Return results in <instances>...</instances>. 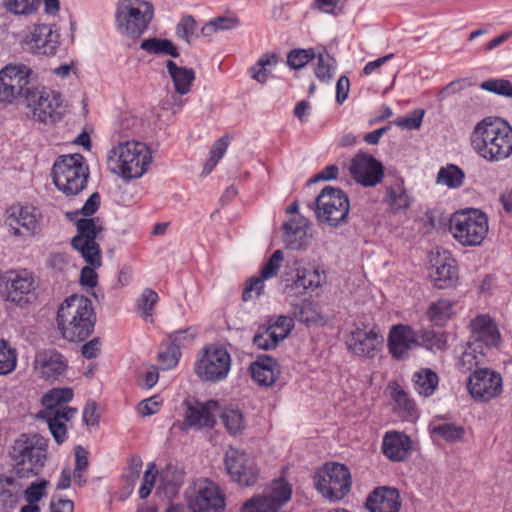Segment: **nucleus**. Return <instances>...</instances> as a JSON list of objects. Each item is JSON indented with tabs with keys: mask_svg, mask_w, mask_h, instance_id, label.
Returning a JSON list of instances; mask_svg holds the SVG:
<instances>
[{
	"mask_svg": "<svg viewBox=\"0 0 512 512\" xmlns=\"http://www.w3.org/2000/svg\"><path fill=\"white\" fill-rule=\"evenodd\" d=\"M314 482L323 497L330 501H339L350 492L352 477L346 465L331 462L318 470Z\"/></svg>",
	"mask_w": 512,
	"mask_h": 512,
	"instance_id": "obj_12",
	"label": "nucleus"
},
{
	"mask_svg": "<svg viewBox=\"0 0 512 512\" xmlns=\"http://www.w3.org/2000/svg\"><path fill=\"white\" fill-rule=\"evenodd\" d=\"M315 75L320 81H330L335 71V59L326 51L316 53Z\"/></svg>",
	"mask_w": 512,
	"mask_h": 512,
	"instance_id": "obj_47",
	"label": "nucleus"
},
{
	"mask_svg": "<svg viewBox=\"0 0 512 512\" xmlns=\"http://www.w3.org/2000/svg\"><path fill=\"white\" fill-rule=\"evenodd\" d=\"M418 344L417 333L408 325H394L388 335V350L394 359L402 360Z\"/></svg>",
	"mask_w": 512,
	"mask_h": 512,
	"instance_id": "obj_25",
	"label": "nucleus"
},
{
	"mask_svg": "<svg viewBox=\"0 0 512 512\" xmlns=\"http://www.w3.org/2000/svg\"><path fill=\"white\" fill-rule=\"evenodd\" d=\"M56 321L64 339L84 341L94 331L96 322L92 302L83 296H70L60 305Z\"/></svg>",
	"mask_w": 512,
	"mask_h": 512,
	"instance_id": "obj_2",
	"label": "nucleus"
},
{
	"mask_svg": "<svg viewBox=\"0 0 512 512\" xmlns=\"http://www.w3.org/2000/svg\"><path fill=\"white\" fill-rule=\"evenodd\" d=\"M8 213L6 224L15 235L33 236L36 233L39 222L35 208L31 206L12 207Z\"/></svg>",
	"mask_w": 512,
	"mask_h": 512,
	"instance_id": "obj_26",
	"label": "nucleus"
},
{
	"mask_svg": "<svg viewBox=\"0 0 512 512\" xmlns=\"http://www.w3.org/2000/svg\"><path fill=\"white\" fill-rule=\"evenodd\" d=\"M431 433L447 442L460 441L464 434V428L454 423H441L431 427Z\"/></svg>",
	"mask_w": 512,
	"mask_h": 512,
	"instance_id": "obj_48",
	"label": "nucleus"
},
{
	"mask_svg": "<svg viewBox=\"0 0 512 512\" xmlns=\"http://www.w3.org/2000/svg\"><path fill=\"white\" fill-rule=\"evenodd\" d=\"M267 327L274 331L282 341L289 335L293 328V318L288 316H279L273 324H270Z\"/></svg>",
	"mask_w": 512,
	"mask_h": 512,
	"instance_id": "obj_64",
	"label": "nucleus"
},
{
	"mask_svg": "<svg viewBox=\"0 0 512 512\" xmlns=\"http://www.w3.org/2000/svg\"><path fill=\"white\" fill-rule=\"evenodd\" d=\"M412 448L409 436L398 431L386 432L382 441L383 454L393 462L405 461Z\"/></svg>",
	"mask_w": 512,
	"mask_h": 512,
	"instance_id": "obj_29",
	"label": "nucleus"
},
{
	"mask_svg": "<svg viewBox=\"0 0 512 512\" xmlns=\"http://www.w3.org/2000/svg\"><path fill=\"white\" fill-rule=\"evenodd\" d=\"M157 477V469L155 463H150L144 473L142 484L139 489V497L141 499L147 498L155 484Z\"/></svg>",
	"mask_w": 512,
	"mask_h": 512,
	"instance_id": "obj_61",
	"label": "nucleus"
},
{
	"mask_svg": "<svg viewBox=\"0 0 512 512\" xmlns=\"http://www.w3.org/2000/svg\"><path fill=\"white\" fill-rule=\"evenodd\" d=\"M264 287V280L260 276L251 277L243 289L242 299L249 301L259 297L263 293Z\"/></svg>",
	"mask_w": 512,
	"mask_h": 512,
	"instance_id": "obj_62",
	"label": "nucleus"
},
{
	"mask_svg": "<svg viewBox=\"0 0 512 512\" xmlns=\"http://www.w3.org/2000/svg\"><path fill=\"white\" fill-rule=\"evenodd\" d=\"M483 90L512 99V83L505 79H489L481 83Z\"/></svg>",
	"mask_w": 512,
	"mask_h": 512,
	"instance_id": "obj_55",
	"label": "nucleus"
},
{
	"mask_svg": "<svg viewBox=\"0 0 512 512\" xmlns=\"http://www.w3.org/2000/svg\"><path fill=\"white\" fill-rule=\"evenodd\" d=\"M151 153L146 144L127 141L113 147L107 156L108 169L124 179L141 177L151 163Z\"/></svg>",
	"mask_w": 512,
	"mask_h": 512,
	"instance_id": "obj_3",
	"label": "nucleus"
},
{
	"mask_svg": "<svg viewBox=\"0 0 512 512\" xmlns=\"http://www.w3.org/2000/svg\"><path fill=\"white\" fill-rule=\"evenodd\" d=\"M165 66L172 79L175 92L179 95L188 94L196 78L194 70L192 68L178 66L172 60H167Z\"/></svg>",
	"mask_w": 512,
	"mask_h": 512,
	"instance_id": "obj_33",
	"label": "nucleus"
},
{
	"mask_svg": "<svg viewBox=\"0 0 512 512\" xmlns=\"http://www.w3.org/2000/svg\"><path fill=\"white\" fill-rule=\"evenodd\" d=\"M17 364V354L7 341L0 340V375L11 373Z\"/></svg>",
	"mask_w": 512,
	"mask_h": 512,
	"instance_id": "obj_51",
	"label": "nucleus"
},
{
	"mask_svg": "<svg viewBox=\"0 0 512 512\" xmlns=\"http://www.w3.org/2000/svg\"><path fill=\"white\" fill-rule=\"evenodd\" d=\"M66 358L55 349H44L36 353L34 369L46 381L54 382L63 379L67 370Z\"/></svg>",
	"mask_w": 512,
	"mask_h": 512,
	"instance_id": "obj_22",
	"label": "nucleus"
},
{
	"mask_svg": "<svg viewBox=\"0 0 512 512\" xmlns=\"http://www.w3.org/2000/svg\"><path fill=\"white\" fill-rule=\"evenodd\" d=\"M467 389L472 398L488 402L502 392V377L489 368L476 369L468 378Z\"/></svg>",
	"mask_w": 512,
	"mask_h": 512,
	"instance_id": "obj_18",
	"label": "nucleus"
},
{
	"mask_svg": "<svg viewBox=\"0 0 512 512\" xmlns=\"http://www.w3.org/2000/svg\"><path fill=\"white\" fill-rule=\"evenodd\" d=\"M158 300V294L154 290L150 288L143 290L141 296L137 300V308L141 311V316L144 319L152 317L154 306Z\"/></svg>",
	"mask_w": 512,
	"mask_h": 512,
	"instance_id": "obj_54",
	"label": "nucleus"
},
{
	"mask_svg": "<svg viewBox=\"0 0 512 512\" xmlns=\"http://www.w3.org/2000/svg\"><path fill=\"white\" fill-rule=\"evenodd\" d=\"M77 234L71 239L72 247L77 250L85 262L92 266H101L102 255L98 241L104 230L100 218H81L76 222Z\"/></svg>",
	"mask_w": 512,
	"mask_h": 512,
	"instance_id": "obj_11",
	"label": "nucleus"
},
{
	"mask_svg": "<svg viewBox=\"0 0 512 512\" xmlns=\"http://www.w3.org/2000/svg\"><path fill=\"white\" fill-rule=\"evenodd\" d=\"M180 355L179 347L170 342L164 350H161L158 353V360L161 364V368L163 370H168L175 367L179 361Z\"/></svg>",
	"mask_w": 512,
	"mask_h": 512,
	"instance_id": "obj_56",
	"label": "nucleus"
},
{
	"mask_svg": "<svg viewBox=\"0 0 512 512\" xmlns=\"http://www.w3.org/2000/svg\"><path fill=\"white\" fill-rule=\"evenodd\" d=\"M454 302L449 299H439L430 304L427 315L437 326L444 325L454 315Z\"/></svg>",
	"mask_w": 512,
	"mask_h": 512,
	"instance_id": "obj_39",
	"label": "nucleus"
},
{
	"mask_svg": "<svg viewBox=\"0 0 512 512\" xmlns=\"http://www.w3.org/2000/svg\"><path fill=\"white\" fill-rule=\"evenodd\" d=\"M197 23L193 16L185 15L181 18L176 27V34L179 38L190 43V38L195 35Z\"/></svg>",
	"mask_w": 512,
	"mask_h": 512,
	"instance_id": "obj_58",
	"label": "nucleus"
},
{
	"mask_svg": "<svg viewBox=\"0 0 512 512\" xmlns=\"http://www.w3.org/2000/svg\"><path fill=\"white\" fill-rule=\"evenodd\" d=\"M220 418L227 431L232 435L242 433L245 428L243 414L237 408L229 407L224 409L220 414Z\"/></svg>",
	"mask_w": 512,
	"mask_h": 512,
	"instance_id": "obj_42",
	"label": "nucleus"
},
{
	"mask_svg": "<svg viewBox=\"0 0 512 512\" xmlns=\"http://www.w3.org/2000/svg\"><path fill=\"white\" fill-rule=\"evenodd\" d=\"M185 412L182 428L186 429H212L216 424L213 411L218 407V403L209 400L205 403L197 400L184 401Z\"/></svg>",
	"mask_w": 512,
	"mask_h": 512,
	"instance_id": "obj_20",
	"label": "nucleus"
},
{
	"mask_svg": "<svg viewBox=\"0 0 512 512\" xmlns=\"http://www.w3.org/2000/svg\"><path fill=\"white\" fill-rule=\"evenodd\" d=\"M465 174L461 168L450 164L439 170L437 182L442 183L449 188H458L463 184Z\"/></svg>",
	"mask_w": 512,
	"mask_h": 512,
	"instance_id": "obj_44",
	"label": "nucleus"
},
{
	"mask_svg": "<svg viewBox=\"0 0 512 512\" xmlns=\"http://www.w3.org/2000/svg\"><path fill=\"white\" fill-rule=\"evenodd\" d=\"M73 390L69 387L53 388L42 397V404L46 408V413H54L63 409L66 404L73 399Z\"/></svg>",
	"mask_w": 512,
	"mask_h": 512,
	"instance_id": "obj_36",
	"label": "nucleus"
},
{
	"mask_svg": "<svg viewBox=\"0 0 512 512\" xmlns=\"http://www.w3.org/2000/svg\"><path fill=\"white\" fill-rule=\"evenodd\" d=\"M279 62V57L276 53H264L259 60L249 69L252 79L258 83L264 84L269 75L267 66L276 65Z\"/></svg>",
	"mask_w": 512,
	"mask_h": 512,
	"instance_id": "obj_41",
	"label": "nucleus"
},
{
	"mask_svg": "<svg viewBox=\"0 0 512 512\" xmlns=\"http://www.w3.org/2000/svg\"><path fill=\"white\" fill-rule=\"evenodd\" d=\"M422 345L429 350L444 351L447 348V334L433 329H423L418 335Z\"/></svg>",
	"mask_w": 512,
	"mask_h": 512,
	"instance_id": "obj_45",
	"label": "nucleus"
},
{
	"mask_svg": "<svg viewBox=\"0 0 512 512\" xmlns=\"http://www.w3.org/2000/svg\"><path fill=\"white\" fill-rule=\"evenodd\" d=\"M385 202L393 212L405 211L410 207V197L402 181L387 187Z\"/></svg>",
	"mask_w": 512,
	"mask_h": 512,
	"instance_id": "obj_37",
	"label": "nucleus"
},
{
	"mask_svg": "<svg viewBox=\"0 0 512 512\" xmlns=\"http://www.w3.org/2000/svg\"><path fill=\"white\" fill-rule=\"evenodd\" d=\"M438 375L429 368H422L413 374L412 382L415 391L424 397L431 396L438 386Z\"/></svg>",
	"mask_w": 512,
	"mask_h": 512,
	"instance_id": "obj_35",
	"label": "nucleus"
},
{
	"mask_svg": "<svg viewBox=\"0 0 512 512\" xmlns=\"http://www.w3.org/2000/svg\"><path fill=\"white\" fill-rule=\"evenodd\" d=\"M38 84L28 66L9 63L0 70V103L22 104Z\"/></svg>",
	"mask_w": 512,
	"mask_h": 512,
	"instance_id": "obj_4",
	"label": "nucleus"
},
{
	"mask_svg": "<svg viewBox=\"0 0 512 512\" xmlns=\"http://www.w3.org/2000/svg\"><path fill=\"white\" fill-rule=\"evenodd\" d=\"M49 482L45 479L32 482L24 491L25 500L29 504H36L45 495V489Z\"/></svg>",
	"mask_w": 512,
	"mask_h": 512,
	"instance_id": "obj_59",
	"label": "nucleus"
},
{
	"mask_svg": "<svg viewBox=\"0 0 512 512\" xmlns=\"http://www.w3.org/2000/svg\"><path fill=\"white\" fill-rule=\"evenodd\" d=\"M225 467L230 478L241 486L249 487L257 482L259 470L254 460L240 449L226 451Z\"/></svg>",
	"mask_w": 512,
	"mask_h": 512,
	"instance_id": "obj_17",
	"label": "nucleus"
},
{
	"mask_svg": "<svg viewBox=\"0 0 512 512\" xmlns=\"http://www.w3.org/2000/svg\"><path fill=\"white\" fill-rule=\"evenodd\" d=\"M9 454L15 473L20 478H29L41 472L47 453L36 436L28 437L23 434L14 441Z\"/></svg>",
	"mask_w": 512,
	"mask_h": 512,
	"instance_id": "obj_7",
	"label": "nucleus"
},
{
	"mask_svg": "<svg viewBox=\"0 0 512 512\" xmlns=\"http://www.w3.org/2000/svg\"><path fill=\"white\" fill-rule=\"evenodd\" d=\"M140 47L149 54L169 55L174 58L179 56L178 48L169 39L148 38L141 42Z\"/></svg>",
	"mask_w": 512,
	"mask_h": 512,
	"instance_id": "obj_40",
	"label": "nucleus"
},
{
	"mask_svg": "<svg viewBox=\"0 0 512 512\" xmlns=\"http://www.w3.org/2000/svg\"><path fill=\"white\" fill-rule=\"evenodd\" d=\"M433 284L438 289H446L455 285L458 281V269L455 260L444 257L435 264V271L431 274Z\"/></svg>",
	"mask_w": 512,
	"mask_h": 512,
	"instance_id": "obj_32",
	"label": "nucleus"
},
{
	"mask_svg": "<svg viewBox=\"0 0 512 512\" xmlns=\"http://www.w3.org/2000/svg\"><path fill=\"white\" fill-rule=\"evenodd\" d=\"M280 341L277 334L268 327L260 328L253 337V344L262 350L274 349Z\"/></svg>",
	"mask_w": 512,
	"mask_h": 512,
	"instance_id": "obj_53",
	"label": "nucleus"
},
{
	"mask_svg": "<svg viewBox=\"0 0 512 512\" xmlns=\"http://www.w3.org/2000/svg\"><path fill=\"white\" fill-rule=\"evenodd\" d=\"M383 342L382 335L375 328L370 331L356 328L347 337L346 345L354 355L372 359L381 351Z\"/></svg>",
	"mask_w": 512,
	"mask_h": 512,
	"instance_id": "obj_21",
	"label": "nucleus"
},
{
	"mask_svg": "<svg viewBox=\"0 0 512 512\" xmlns=\"http://www.w3.org/2000/svg\"><path fill=\"white\" fill-rule=\"evenodd\" d=\"M231 368L229 352L220 346L203 350L202 357L195 363V373L203 381L215 383L224 380Z\"/></svg>",
	"mask_w": 512,
	"mask_h": 512,
	"instance_id": "obj_14",
	"label": "nucleus"
},
{
	"mask_svg": "<svg viewBox=\"0 0 512 512\" xmlns=\"http://www.w3.org/2000/svg\"><path fill=\"white\" fill-rule=\"evenodd\" d=\"M292 488L284 480L279 479L264 491L243 505L242 512H279V510L291 499Z\"/></svg>",
	"mask_w": 512,
	"mask_h": 512,
	"instance_id": "obj_16",
	"label": "nucleus"
},
{
	"mask_svg": "<svg viewBox=\"0 0 512 512\" xmlns=\"http://www.w3.org/2000/svg\"><path fill=\"white\" fill-rule=\"evenodd\" d=\"M185 496L192 512H223L226 506L219 486L207 478L195 480L187 488Z\"/></svg>",
	"mask_w": 512,
	"mask_h": 512,
	"instance_id": "obj_13",
	"label": "nucleus"
},
{
	"mask_svg": "<svg viewBox=\"0 0 512 512\" xmlns=\"http://www.w3.org/2000/svg\"><path fill=\"white\" fill-rule=\"evenodd\" d=\"M322 275L315 267H295V276L292 283L286 284L284 293L287 298H298L319 288L322 283Z\"/></svg>",
	"mask_w": 512,
	"mask_h": 512,
	"instance_id": "obj_24",
	"label": "nucleus"
},
{
	"mask_svg": "<svg viewBox=\"0 0 512 512\" xmlns=\"http://www.w3.org/2000/svg\"><path fill=\"white\" fill-rule=\"evenodd\" d=\"M402 506L399 491L396 488L380 486L366 498L365 507L370 512H399Z\"/></svg>",
	"mask_w": 512,
	"mask_h": 512,
	"instance_id": "obj_27",
	"label": "nucleus"
},
{
	"mask_svg": "<svg viewBox=\"0 0 512 512\" xmlns=\"http://www.w3.org/2000/svg\"><path fill=\"white\" fill-rule=\"evenodd\" d=\"M77 412V408L65 406L54 413H46L48 428L57 444H62L66 441V422H69Z\"/></svg>",
	"mask_w": 512,
	"mask_h": 512,
	"instance_id": "obj_31",
	"label": "nucleus"
},
{
	"mask_svg": "<svg viewBox=\"0 0 512 512\" xmlns=\"http://www.w3.org/2000/svg\"><path fill=\"white\" fill-rule=\"evenodd\" d=\"M32 96L22 104L31 109L35 120L47 124L61 118L62 99L58 92L37 84Z\"/></svg>",
	"mask_w": 512,
	"mask_h": 512,
	"instance_id": "obj_15",
	"label": "nucleus"
},
{
	"mask_svg": "<svg viewBox=\"0 0 512 512\" xmlns=\"http://www.w3.org/2000/svg\"><path fill=\"white\" fill-rule=\"evenodd\" d=\"M250 373L255 382L261 386H272L280 374L277 361L267 355H260L250 365Z\"/></svg>",
	"mask_w": 512,
	"mask_h": 512,
	"instance_id": "obj_30",
	"label": "nucleus"
},
{
	"mask_svg": "<svg viewBox=\"0 0 512 512\" xmlns=\"http://www.w3.org/2000/svg\"><path fill=\"white\" fill-rule=\"evenodd\" d=\"M471 145L487 161L506 159L512 154V127L500 118H485L474 127Z\"/></svg>",
	"mask_w": 512,
	"mask_h": 512,
	"instance_id": "obj_1",
	"label": "nucleus"
},
{
	"mask_svg": "<svg viewBox=\"0 0 512 512\" xmlns=\"http://www.w3.org/2000/svg\"><path fill=\"white\" fill-rule=\"evenodd\" d=\"M41 0H3L7 12L18 16H28L35 13Z\"/></svg>",
	"mask_w": 512,
	"mask_h": 512,
	"instance_id": "obj_46",
	"label": "nucleus"
},
{
	"mask_svg": "<svg viewBox=\"0 0 512 512\" xmlns=\"http://www.w3.org/2000/svg\"><path fill=\"white\" fill-rule=\"evenodd\" d=\"M424 115L423 109H415L408 116L397 120L395 125L402 129L417 130L421 127Z\"/></svg>",
	"mask_w": 512,
	"mask_h": 512,
	"instance_id": "obj_60",
	"label": "nucleus"
},
{
	"mask_svg": "<svg viewBox=\"0 0 512 512\" xmlns=\"http://www.w3.org/2000/svg\"><path fill=\"white\" fill-rule=\"evenodd\" d=\"M316 58V52L314 48L292 49L287 54V65L293 70H298L305 67L310 61Z\"/></svg>",
	"mask_w": 512,
	"mask_h": 512,
	"instance_id": "obj_49",
	"label": "nucleus"
},
{
	"mask_svg": "<svg viewBox=\"0 0 512 512\" xmlns=\"http://www.w3.org/2000/svg\"><path fill=\"white\" fill-rule=\"evenodd\" d=\"M291 313L293 319L306 325L317 324L322 320L316 306L309 300L292 304Z\"/></svg>",
	"mask_w": 512,
	"mask_h": 512,
	"instance_id": "obj_38",
	"label": "nucleus"
},
{
	"mask_svg": "<svg viewBox=\"0 0 512 512\" xmlns=\"http://www.w3.org/2000/svg\"><path fill=\"white\" fill-rule=\"evenodd\" d=\"M309 207L314 210L317 220L322 224L338 227L348 222L350 201L340 188L324 187Z\"/></svg>",
	"mask_w": 512,
	"mask_h": 512,
	"instance_id": "obj_6",
	"label": "nucleus"
},
{
	"mask_svg": "<svg viewBox=\"0 0 512 512\" xmlns=\"http://www.w3.org/2000/svg\"><path fill=\"white\" fill-rule=\"evenodd\" d=\"M388 389L397 407L408 415H412L415 410L414 402L409 398L405 390L396 382H390Z\"/></svg>",
	"mask_w": 512,
	"mask_h": 512,
	"instance_id": "obj_50",
	"label": "nucleus"
},
{
	"mask_svg": "<svg viewBox=\"0 0 512 512\" xmlns=\"http://www.w3.org/2000/svg\"><path fill=\"white\" fill-rule=\"evenodd\" d=\"M59 33L53 25H35L31 32V47L37 54L52 56L59 47Z\"/></svg>",
	"mask_w": 512,
	"mask_h": 512,
	"instance_id": "obj_28",
	"label": "nucleus"
},
{
	"mask_svg": "<svg viewBox=\"0 0 512 512\" xmlns=\"http://www.w3.org/2000/svg\"><path fill=\"white\" fill-rule=\"evenodd\" d=\"M195 336L196 330L189 327L184 330L174 331L170 334L169 339L173 345H176L180 349L181 347L189 346L193 342Z\"/></svg>",
	"mask_w": 512,
	"mask_h": 512,
	"instance_id": "obj_63",
	"label": "nucleus"
},
{
	"mask_svg": "<svg viewBox=\"0 0 512 512\" xmlns=\"http://www.w3.org/2000/svg\"><path fill=\"white\" fill-rule=\"evenodd\" d=\"M153 16V5L145 0H122L115 13L119 31L133 39L146 31Z\"/></svg>",
	"mask_w": 512,
	"mask_h": 512,
	"instance_id": "obj_9",
	"label": "nucleus"
},
{
	"mask_svg": "<svg viewBox=\"0 0 512 512\" xmlns=\"http://www.w3.org/2000/svg\"><path fill=\"white\" fill-rule=\"evenodd\" d=\"M182 483V474L174 466H167L160 472V484L170 493H175Z\"/></svg>",
	"mask_w": 512,
	"mask_h": 512,
	"instance_id": "obj_52",
	"label": "nucleus"
},
{
	"mask_svg": "<svg viewBox=\"0 0 512 512\" xmlns=\"http://www.w3.org/2000/svg\"><path fill=\"white\" fill-rule=\"evenodd\" d=\"M308 224L304 219H292L283 225L284 242L293 250H300L308 244Z\"/></svg>",
	"mask_w": 512,
	"mask_h": 512,
	"instance_id": "obj_34",
	"label": "nucleus"
},
{
	"mask_svg": "<svg viewBox=\"0 0 512 512\" xmlns=\"http://www.w3.org/2000/svg\"><path fill=\"white\" fill-rule=\"evenodd\" d=\"M88 177V166L78 153L60 156L52 168L53 183L67 196L79 194L86 187Z\"/></svg>",
	"mask_w": 512,
	"mask_h": 512,
	"instance_id": "obj_5",
	"label": "nucleus"
},
{
	"mask_svg": "<svg viewBox=\"0 0 512 512\" xmlns=\"http://www.w3.org/2000/svg\"><path fill=\"white\" fill-rule=\"evenodd\" d=\"M485 357V350L480 349L478 346L473 345L470 341L467 348L463 351L458 365L463 371H470L482 363Z\"/></svg>",
	"mask_w": 512,
	"mask_h": 512,
	"instance_id": "obj_43",
	"label": "nucleus"
},
{
	"mask_svg": "<svg viewBox=\"0 0 512 512\" xmlns=\"http://www.w3.org/2000/svg\"><path fill=\"white\" fill-rule=\"evenodd\" d=\"M453 237L463 246H478L488 233V218L478 209L455 212L449 223Z\"/></svg>",
	"mask_w": 512,
	"mask_h": 512,
	"instance_id": "obj_8",
	"label": "nucleus"
},
{
	"mask_svg": "<svg viewBox=\"0 0 512 512\" xmlns=\"http://www.w3.org/2000/svg\"><path fill=\"white\" fill-rule=\"evenodd\" d=\"M349 172L352 178L364 187H374L384 178L382 163L364 152H359L351 159Z\"/></svg>",
	"mask_w": 512,
	"mask_h": 512,
	"instance_id": "obj_19",
	"label": "nucleus"
},
{
	"mask_svg": "<svg viewBox=\"0 0 512 512\" xmlns=\"http://www.w3.org/2000/svg\"><path fill=\"white\" fill-rule=\"evenodd\" d=\"M37 288L34 274L26 269L8 271L0 282L1 297L21 308L37 299Z\"/></svg>",
	"mask_w": 512,
	"mask_h": 512,
	"instance_id": "obj_10",
	"label": "nucleus"
},
{
	"mask_svg": "<svg viewBox=\"0 0 512 512\" xmlns=\"http://www.w3.org/2000/svg\"><path fill=\"white\" fill-rule=\"evenodd\" d=\"M471 340L480 349L498 347L501 335L496 323L487 315H478L470 322Z\"/></svg>",
	"mask_w": 512,
	"mask_h": 512,
	"instance_id": "obj_23",
	"label": "nucleus"
},
{
	"mask_svg": "<svg viewBox=\"0 0 512 512\" xmlns=\"http://www.w3.org/2000/svg\"><path fill=\"white\" fill-rule=\"evenodd\" d=\"M283 259L284 255L281 250L274 251L268 261L262 267L259 276L264 281L275 277L280 269Z\"/></svg>",
	"mask_w": 512,
	"mask_h": 512,
	"instance_id": "obj_57",
	"label": "nucleus"
}]
</instances>
